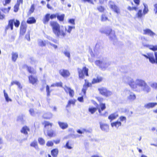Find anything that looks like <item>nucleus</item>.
Listing matches in <instances>:
<instances>
[{"label":"nucleus","instance_id":"nucleus-1","mask_svg":"<svg viewBox=\"0 0 157 157\" xmlns=\"http://www.w3.org/2000/svg\"><path fill=\"white\" fill-rule=\"evenodd\" d=\"M123 81L128 84L133 90L137 92L144 91L147 93L151 90V88L146 82L141 79H137L135 81L131 77L125 76L124 77Z\"/></svg>","mask_w":157,"mask_h":157},{"label":"nucleus","instance_id":"nucleus-2","mask_svg":"<svg viewBox=\"0 0 157 157\" xmlns=\"http://www.w3.org/2000/svg\"><path fill=\"white\" fill-rule=\"evenodd\" d=\"M50 24L53 32L56 37L63 38L65 36V31L60 29V26L59 24L54 21L50 22Z\"/></svg>","mask_w":157,"mask_h":157},{"label":"nucleus","instance_id":"nucleus-3","mask_svg":"<svg viewBox=\"0 0 157 157\" xmlns=\"http://www.w3.org/2000/svg\"><path fill=\"white\" fill-rule=\"evenodd\" d=\"M103 48V42L101 41H98L95 46L94 49V54H93L92 51L90 52V54L92 57V58H89V61L91 62H93L94 61V58L97 57L100 50Z\"/></svg>","mask_w":157,"mask_h":157},{"label":"nucleus","instance_id":"nucleus-4","mask_svg":"<svg viewBox=\"0 0 157 157\" xmlns=\"http://www.w3.org/2000/svg\"><path fill=\"white\" fill-rule=\"evenodd\" d=\"M44 124L45 128L44 132L45 135L50 137H52L53 136H55L54 131L51 129L53 125L52 123L46 121L44 122Z\"/></svg>","mask_w":157,"mask_h":157},{"label":"nucleus","instance_id":"nucleus-5","mask_svg":"<svg viewBox=\"0 0 157 157\" xmlns=\"http://www.w3.org/2000/svg\"><path fill=\"white\" fill-rule=\"evenodd\" d=\"M105 33L106 35L109 36V38L113 42H116L117 41V39L115 35V33L114 31L109 28L105 30L104 31L101 32Z\"/></svg>","mask_w":157,"mask_h":157},{"label":"nucleus","instance_id":"nucleus-6","mask_svg":"<svg viewBox=\"0 0 157 157\" xmlns=\"http://www.w3.org/2000/svg\"><path fill=\"white\" fill-rule=\"evenodd\" d=\"M154 55L155 58L152 53H147L146 54H142V55L147 59H148L151 63L152 64L156 63L157 64V52H155Z\"/></svg>","mask_w":157,"mask_h":157},{"label":"nucleus","instance_id":"nucleus-7","mask_svg":"<svg viewBox=\"0 0 157 157\" xmlns=\"http://www.w3.org/2000/svg\"><path fill=\"white\" fill-rule=\"evenodd\" d=\"M95 63L96 65L104 70L106 68L110 65V63L104 59L98 60L95 61Z\"/></svg>","mask_w":157,"mask_h":157},{"label":"nucleus","instance_id":"nucleus-8","mask_svg":"<svg viewBox=\"0 0 157 157\" xmlns=\"http://www.w3.org/2000/svg\"><path fill=\"white\" fill-rule=\"evenodd\" d=\"M124 94L126 95L127 99L130 101H132L136 99L135 94L128 89L125 90L123 92Z\"/></svg>","mask_w":157,"mask_h":157},{"label":"nucleus","instance_id":"nucleus-9","mask_svg":"<svg viewBox=\"0 0 157 157\" xmlns=\"http://www.w3.org/2000/svg\"><path fill=\"white\" fill-rule=\"evenodd\" d=\"M78 71L80 78H83L84 75H85L86 76H88V69L86 67H83L82 69L78 68Z\"/></svg>","mask_w":157,"mask_h":157},{"label":"nucleus","instance_id":"nucleus-10","mask_svg":"<svg viewBox=\"0 0 157 157\" xmlns=\"http://www.w3.org/2000/svg\"><path fill=\"white\" fill-rule=\"evenodd\" d=\"M14 23V25L16 27H18L19 26L20 24V22L19 21L16 20L15 21L14 20H11L9 21V24L8 26L6 27V29H9V28H10L12 30L13 29V23Z\"/></svg>","mask_w":157,"mask_h":157},{"label":"nucleus","instance_id":"nucleus-11","mask_svg":"<svg viewBox=\"0 0 157 157\" xmlns=\"http://www.w3.org/2000/svg\"><path fill=\"white\" fill-rule=\"evenodd\" d=\"M109 7L114 12L117 13H119V10L118 7L115 5L114 2L110 1L108 4Z\"/></svg>","mask_w":157,"mask_h":157},{"label":"nucleus","instance_id":"nucleus-12","mask_svg":"<svg viewBox=\"0 0 157 157\" xmlns=\"http://www.w3.org/2000/svg\"><path fill=\"white\" fill-rule=\"evenodd\" d=\"M143 34L144 35L149 36L153 38H154L155 36L156 35L155 33L149 29H144Z\"/></svg>","mask_w":157,"mask_h":157},{"label":"nucleus","instance_id":"nucleus-13","mask_svg":"<svg viewBox=\"0 0 157 157\" xmlns=\"http://www.w3.org/2000/svg\"><path fill=\"white\" fill-rule=\"evenodd\" d=\"M99 124L100 128L102 131L106 132H108L109 131V128L107 124L102 123L101 122H100Z\"/></svg>","mask_w":157,"mask_h":157},{"label":"nucleus","instance_id":"nucleus-14","mask_svg":"<svg viewBox=\"0 0 157 157\" xmlns=\"http://www.w3.org/2000/svg\"><path fill=\"white\" fill-rule=\"evenodd\" d=\"M143 45L146 47L149 48L150 49L154 51H157V45H153L147 44H146L142 42Z\"/></svg>","mask_w":157,"mask_h":157},{"label":"nucleus","instance_id":"nucleus-15","mask_svg":"<svg viewBox=\"0 0 157 157\" xmlns=\"http://www.w3.org/2000/svg\"><path fill=\"white\" fill-rule=\"evenodd\" d=\"M27 25L25 22L21 23L20 27V34L23 35L26 31Z\"/></svg>","mask_w":157,"mask_h":157},{"label":"nucleus","instance_id":"nucleus-16","mask_svg":"<svg viewBox=\"0 0 157 157\" xmlns=\"http://www.w3.org/2000/svg\"><path fill=\"white\" fill-rule=\"evenodd\" d=\"M64 88L67 93H69L70 96L73 97L74 94V91L73 90L71 89L70 88L66 86H65Z\"/></svg>","mask_w":157,"mask_h":157},{"label":"nucleus","instance_id":"nucleus-17","mask_svg":"<svg viewBox=\"0 0 157 157\" xmlns=\"http://www.w3.org/2000/svg\"><path fill=\"white\" fill-rule=\"evenodd\" d=\"M157 105L156 102H150L146 103L144 105V107L146 109L152 108Z\"/></svg>","mask_w":157,"mask_h":157},{"label":"nucleus","instance_id":"nucleus-18","mask_svg":"<svg viewBox=\"0 0 157 157\" xmlns=\"http://www.w3.org/2000/svg\"><path fill=\"white\" fill-rule=\"evenodd\" d=\"M29 79L30 82L33 84L36 83L37 81V77L33 75L29 76Z\"/></svg>","mask_w":157,"mask_h":157},{"label":"nucleus","instance_id":"nucleus-19","mask_svg":"<svg viewBox=\"0 0 157 157\" xmlns=\"http://www.w3.org/2000/svg\"><path fill=\"white\" fill-rule=\"evenodd\" d=\"M59 73L64 77H67L70 75L69 71L67 70H61L59 71Z\"/></svg>","mask_w":157,"mask_h":157},{"label":"nucleus","instance_id":"nucleus-20","mask_svg":"<svg viewBox=\"0 0 157 157\" xmlns=\"http://www.w3.org/2000/svg\"><path fill=\"white\" fill-rule=\"evenodd\" d=\"M48 43V41L43 40L41 39H39L38 40V45L41 47L45 46Z\"/></svg>","mask_w":157,"mask_h":157},{"label":"nucleus","instance_id":"nucleus-21","mask_svg":"<svg viewBox=\"0 0 157 157\" xmlns=\"http://www.w3.org/2000/svg\"><path fill=\"white\" fill-rule=\"evenodd\" d=\"M100 108L98 109V112L101 115H104V114L101 113V111L103 110L106 108L105 105L104 103H101L100 104Z\"/></svg>","mask_w":157,"mask_h":157},{"label":"nucleus","instance_id":"nucleus-22","mask_svg":"<svg viewBox=\"0 0 157 157\" xmlns=\"http://www.w3.org/2000/svg\"><path fill=\"white\" fill-rule=\"evenodd\" d=\"M58 124L59 127L63 129L67 128L68 127V125L67 123L58 121Z\"/></svg>","mask_w":157,"mask_h":157},{"label":"nucleus","instance_id":"nucleus-23","mask_svg":"<svg viewBox=\"0 0 157 157\" xmlns=\"http://www.w3.org/2000/svg\"><path fill=\"white\" fill-rule=\"evenodd\" d=\"M111 126L112 127H115L116 128H118L121 125V121H117L112 123Z\"/></svg>","mask_w":157,"mask_h":157},{"label":"nucleus","instance_id":"nucleus-24","mask_svg":"<svg viewBox=\"0 0 157 157\" xmlns=\"http://www.w3.org/2000/svg\"><path fill=\"white\" fill-rule=\"evenodd\" d=\"M118 116V114L117 113H115L111 114L108 117V119L110 120L111 122L112 121L116 119Z\"/></svg>","mask_w":157,"mask_h":157},{"label":"nucleus","instance_id":"nucleus-25","mask_svg":"<svg viewBox=\"0 0 157 157\" xmlns=\"http://www.w3.org/2000/svg\"><path fill=\"white\" fill-rule=\"evenodd\" d=\"M50 20V14L48 13L46 14L44 17L43 21V23L45 24H47Z\"/></svg>","mask_w":157,"mask_h":157},{"label":"nucleus","instance_id":"nucleus-26","mask_svg":"<svg viewBox=\"0 0 157 157\" xmlns=\"http://www.w3.org/2000/svg\"><path fill=\"white\" fill-rule=\"evenodd\" d=\"M76 101L74 99H70L68 101L67 104L66 106V108L70 107L71 105L74 106L75 104Z\"/></svg>","mask_w":157,"mask_h":157},{"label":"nucleus","instance_id":"nucleus-27","mask_svg":"<svg viewBox=\"0 0 157 157\" xmlns=\"http://www.w3.org/2000/svg\"><path fill=\"white\" fill-rule=\"evenodd\" d=\"M102 80V78L101 77H97L96 78H94L92 81L93 84H95L101 82Z\"/></svg>","mask_w":157,"mask_h":157},{"label":"nucleus","instance_id":"nucleus-28","mask_svg":"<svg viewBox=\"0 0 157 157\" xmlns=\"http://www.w3.org/2000/svg\"><path fill=\"white\" fill-rule=\"evenodd\" d=\"M58 152L59 151L56 148L52 150L51 151V153L53 157H57Z\"/></svg>","mask_w":157,"mask_h":157},{"label":"nucleus","instance_id":"nucleus-29","mask_svg":"<svg viewBox=\"0 0 157 157\" xmlns=\"http://www.w3.org/2000/svg\"><path fill=\"white\" fill-rule=\"evenodd\" d=\"M29 129L27 126H24L23 127L21 130V133H24L26 135L28 134V131H29Z\"/></svg>","mask_w":157,"mask_h":157},{"label":"nucleus","instance_id":"nucleus-30","mask_svg":"<svg viewBox=\"0 0 157 157\" xmlns=\"http://www.w3.org/2000/svg\"><path fill=\"white\" fill-rule=\"evenodd\" d=\"M107 89L104 87H101L98 89L100 93L103 95L105 96L106 94Z\"/></svg>","mask_w":157,"mask_h":157},{"label":"nucleus","instance_id":"nucleus-31","mask_svg":"<svg viewBox=\"0 0 157 157\" xmlns=\"http://www.w3.org/2000/svg\"><path fill=\"white\" fill-rule=\"evenodd\" d=\"M30 146L33 147L36 150H39V148L38 146L37 143L36 141H34L30 144Z\"/></svg>","mask_w":157,"mask_h":157},{"label":"nucleus","instance_id":"nucleus-32","mask_svg":"<svg viewBox=\"0 0 157 157\" xmlns=\"http://www.w3.org/2000/svg\"><path fill=\"white\" fill-rule=\"evenodd\" d=\"M52 115L50 113H48L44 114L43 116L44 118L46 119H49L52 117Z\"/></svg>","mask_w":157,"mask_h":157},{"label":"nucleus","instance_id":"nucleus-33","mask_svg":"<svg viewBox=\"0 0 157 157\" xmlns=\"http://www.w3.org/2000/svg\"><path fill=\"white\" fill-rule=\"evenodd\" d=\"M75 26H68L67 28H65V31H67L68 33H70L72 29H75Z\"/></svg>","mask_w":157,"mask_h":157},{"label":"nucleus","instance_id":"nucleus-34","mask_svg":"<svg viewBox=\"0 0 157 157\" xmlns=\"http://www.w3.org/2000/svg\"><path fill=\"white\" fill-rule=\"evenodd\" d=\"M36 20L33 17L29 18L27 20V22L28 24H31L36 22Z\"/></svg>","mask_w":157,"mask_h":157},{"label":"nucleus","instance_id":"nucleus-35","mask_svg":"<svg viewBox=\"0 0 157 157\" xmlns=\"http://www.w3.org/2000/svg\"><path fill=\"white\" fill-rule=\"evenodd\" d=\"M12 59L14 62L15 61L18 57V55L17 52H13L12 54Z\"/></svg>","mask_w":157,"mask_h":157},{"label":"nucleus","instance_id":"nucleus-36","mask_svg":"<svg viewBox=\"0 0 157 157\" xmlns=\"http://www.w3.org/2000/svg\"><path fill=\"white\" fill-rule=\"evenodd\" d=\"M86 83L83 86V88L82 89V91L83 92L84 94L85 95L86 92V90L88 87V83H86V80H85Z\"/></svg>","mask_w":157,"mask_h":157},{"label":"nucleus","instance_id":"nucleus-37","mask_svg":"<svg viewBox=\"0 0 157 157\" xmlns=\"http://www.w3.org/2000/svg\"><path fill=\"white\" fill-rule=\"evenodd\" d=\"M97 108L93 107H90L88 109L89 111L92 114H94L97 111Z\"/></svg>","mask_w":157,"mask_h":157},{"label":"nucleus","instance_id":"nucleus-38","mask_svg":"<svg viewBox=\"0 0 157 157\" xmlns=\"http://www.w3.org/2000/svg\"><path fill=\"white\" fill-rule=\"evenodd\" d=\"M144 8L143 10V13L145 14L147 13L148 12V9L147 5L146 4H144Z\"/></svg>","mask_w":157,"mask_h":157},{"label":"nucleus","instance_id":"nucleus-39","mask_svg":"<svg viewBox=\"0 0 157 157\" xmlns=\"http://www.w3.org/2000/svg\"><path fill=\"white\" fill-rule=\"evenodd\" d=\"M14 84H15L17 85L18 86V87L20 89L22 88V86L21 85L20 83H19V82L17 81H14L12 82L11 83V86L13 85Z\"/></svg>","mask_w":157,"mask_h":157},{"label":"nucleus","instance_id":"nucleus-40","mask_svg":"<svg viewBox=\"0 0 157 157\" xmlns=\"http://www.w3.org/2000/svg\"><path fill=\"white\" fill-rule=\"evenodd\" d=\"M101 20L102 22H105L108 20V17L104 14H102L101 16Z\"/></svg>","mask_w":157,"mask_h":157},{"label":"nucleus","instance_id":"nucleus-41","mask_svg":"<svg viewBox=\"0 0 157 157\" xmlns=\"http://www.w3.org/2000/svg\"><path fill=\"white\" fill-rule=\"evenodd\" d=\"M136 16L138 18H141L143 16V13L142 12V10H139L138 12L137 13L136 15Z\"/></svg>","mask_w":157,"mask_h":157},{"label":"nucleus","instance_id":"nucleus-42","mask_svg":"<svg viewBox=\"0 0 157 157\" xmlns=\"http://www.w3.org/2000/svg\"><path fill=\"white\" fill-rule=\"evenodd\" d=\"M27 69L28 71L30 73L35 74L36 73L35 70L30 67H28Z\"/></svg>","mask_w":157,"mask_h":157},{"label":"nucleus","instance_id":"nucleus-43","mask_svg":"<svg viewBox=\"0 0 157 157\" xmlns=\"http://www.w3.org/2000/svg\"><path fill=\"white\" fill-rule=\"evenodd\" d=\"M35 10V5L34 4L31 5L29 11V13L31 14L33 13Z\"/></svg>","mask_w":157,"mask_h":157},{"label":"nucleus","instance_id":"nucleus-44","mask_svg":"<svg viewBox=\"0 0 157 157\" xmlns=\"http://www.w3.org/2000/svg\"><path fill=\"white\" fill-rule=\"evenodd\" d=\"M150 86L152 88L157 90V83L156 82L151 83Z\"/></svg>","mask_w":157,"mask_h":157},{"label":"nucleus","instance_id":"nucleus-45","mask_svg":"<svg viewBox=\"0 0 157 157\" xmlns=\"http://www.w3.org/2000/svg\"><path fill=\"white\" fill-rule=\"evenodd\" d=\"M4 96L5 98L6 101L7 102L9 101H11V99L9 98L8 94L6 93L5 90H4Z\"/></svg>","mask_w":157,"mask_h":157},{"label":"nucleus","instance_id":"nucleus-46","mask_svg":"<svg viewBox=\"0 0 157 157\" xmlns=\"http://www.w3.org/2000/svg\"><path fill=\"white\" fill-rule=\"evenodd\" d=\"M64 16V14H62L61 15H58L57 16V19L60 21H63V20Z\"/></svg>","mask_w":157,"mask_h":157},{"label":"nucleus","instance_id":"nucleus-47","mask_svg":"<svg viewBox=\"0 0 157 157\" xmlns=\"http://www.w3.org/2000/svg\"><path fill=\"white\" fill-rule=\"evenodd\" d=\"M87 131L85 129L83 128L81 130L78 129L77 130V132L80 134H82L84 132H87Z\"/></svg>","mask_w":157,"mask_h":157},{"label":"nucleus","instance_id":"nucleus-48","mask_svg":"<svg viewBox=\"0 0 157 157\" xmlns=\"http://www.w3.org/2000/svg\"><path fill=\"white\" fill-rule=\"evenodd\" d=\"M62 83L61 82H57L51 85V87H54V86H62Z\"/></svg>","mask_w":157,"mask_h":157},{"label":"nucleus","instance_id":"nucleus-49","mask_svg":"<svg viewBox=\"0 0 157 157\" xmlns=\"http://www.w3.org/2000/svg\"><path fill=\"white\" fill-rule=\"evenodd\" d=\"M38 140L39 143L41 145H43L45 144V141L42 138H39Z\"/></svg>","mask_w":157,"mask_h":157},{"label":"nucleus","instance_id":"nucleus-50","mask_svg":"<svg viewBox=\"0 0 157 157\" xmlns=\"http://www.w3.org/2000/svg\"><path fill=\"white\" fill-rule=\"evenodd\" d=\"M112 94V92L107 90L105 96L106 97H109L111 96Z\"/></svg>","mask_w":157,"mask_h":157},{"label":"nucleus","instance_id":"nucleus-51","mask_svg":"<svg viewBox=\"0 0 157 157\" xmlns=\"http://www.w3.org/2000/svg\"><path fill=\"white\" fill-rule=\"evenodd\" d=\"M97 10L100 12H103L105 8L102 6H99L97 7Z\"/></svg>","mask_w":157,"mask_h":157},{"label":"nucleus","instance_id":"nucleus-52","mask_svg":"<svg viewBox=\"0 0 157 157\" xmlns=\"http://www.w3.org/2000/svg\"><path fill=\"white\" fill-rule=\"evenodd\" d=\"M153 11L155 14H157V3H155L154 5Z\"/></svg>","mask_w":157,"mask_h":157},{"label":"nucleus","instance_id":"nucleus-53","mask_svg":"<svg viewBox=\"0 0 157 157\" xmlns=\"http://www.w3.org/2000/svg\"><path fill=\"white\" fill-rule=\"evenodd\" d=\"M119 119L120 121L121 122L124 121L125 122H126V117L124 116H121L119 117Z\"/></svg>","mask_w":157,"mask_h":157},{"label":"nucleus","instance_id":"nucleus-54","mask_svg":"<svg viewBox=\"0 0 157 157\" xmlns=\"http://www.w3.org/2000/svg\"><path fill=\"white\" fill-rule=\"evenodd\" d=\"M20 5L19 4H17L14 6V11L15 12H17L19 9V6Z\"/></svg>","mask_w":157,"mask_h":157},{"label":"nucleus","instance_id":"nucleus-55","mask_svg":"<svg viewBox=\"0 0 157 157\" xmlns=\"http://www.w3.org/2000/svg\"><path fill=\"white\" fill-rule=\"evenodd\" d=\"M29 112L30 114L32 116H34L35 115L36 113L34 109H31L29 110Z\"/></svg>","mask_w":157,"mask_h":157},{"label":"nucleus","instance_id":"nucleus-56","mask_svg":"<svg viewBox=\"0 0 157 157\" xmlns=\"http://www.w3.org/2000/svg\"><path fill=\"white\" fill-rule=\"evenodd\" d=\"M46 92L48 96H49L50 95L51 91L49 90V87L47 85L46 87Z\"/></svg>","mask_w":157,"mask_h":157},{"label":"nucleus","instance_id":"nucleus-57","mask_svg":"<svg viewBox=\"0 0 157 157\" xmlns=\"http://www.w3.org/2000/svg\"><path fill=\"white\" fill-rule=\"evenodd\" d=\"M63 53L66 56H67L68 58H70V54L69 52L65 51Z\"/></svg>","mask_w":157,"mask_h":157},{"label":"nucleus","instance_id":"nucleus-58","mask_svg":"<svg viewBox=\"0 0 157 157\" xmlns=\"http://www.w3.org/2000/svg\"><path fill=\"white\" fill-rule=\"evenodd\" d=\"M30 32L29 31L25 36V38L29 41L30 40Z\"/></svg>","mask_w":157,"mask_h":157},{"label":"nucleus","instance_id":"nucleus-59","mask_svg":"<svg viewBox=\"0 0 157 157\" xmlns=\"http://www.w3.org/2000/svg\"><path fill=\"white\" fill-rule=\"evenodd\" d=\"M64 147L67 148L68 149H71L72 147L71 146L69 145V142L68 141L67 142L66 145L64 146Z\"/></svg>","mask_w":157,"mask_h":157},{"label":"nucleus","instance_id":"nucleus-60","mask_svg":"<svg viewBox=\"0 0 157 157\" xmlns=\"http://www.w3.org/2000/svg\"><path fill=\"white\" fill-rule=\"evenodd\" d=\"M68 22L72 25H74L75 24V20L73 19H69L68 21Z\"/></svg>","mask_w":157,"mask_h":157},{"label":"nucleus","instance_id":"nucleus-61","mask_svg":"<svg viewBox=\"0 0 157 157\" xmlns=\"http://www.w3.org/2000/svg\"><path fill=\"white\" fill-rule=\"evenodd\" d=\"M81 0L82 2H87L90 3L91 4H94V3L93 2L92 0Z\"/></svg>","mask_w":157,"mask_h":157},{"label":"nucleus","instance_id":"nucleus-62","mask_svg":"<svg viewBox=\"0 0 157 157\" xmlns=\"http://www.w3.org/2000/svg\"><path fill=\"white\" fill-rule=\"evenodd\" d=\"M128 9L129 10H134L136 11L137 9V8L136 7H131L130 6H128Z\"/></svg>","mask_w":157,"mask_h":157},{"label":"nucleus","instance_id":"nucleus-63","mask_svg":"<svg viewBox=\"0 0 157 157\" xmlns=\"http://www.w3.org/2000/svg\"><path fill=\"white\" fill-rule=\"evenodd\" d=\"M54 49H56L57 48V46L54 44H53L50 42H48V43Z\"/></svg>","mask_w":157,"mask_h":157},{"label":"nucleus","instance_id":"nucleus-64","mask_svg":"<svg viewBox=\"0 0 157 157\" xmlns=\"http://www.w3.org/2000/svg\"><path fill=\"white\" fill-rule=\"evenodd\" d=\"M46 145L48 146H52L53 145V143L52 141H48Z\"/></svg>","mask_w":157,"mask_h":157}]
</instances>
